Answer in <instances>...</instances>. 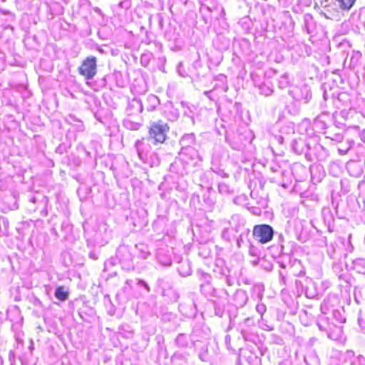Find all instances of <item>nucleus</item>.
Instances as JSON below:
<instances>
[{
  "label": "nucleus",
  "instance_id": "f257e3e1",
  "mask_svg": "<svg viewBox=\"0 0 365 365\" xmlns=\"http://www.w3.org/2000/svg\"><path fill=\"white\" fill-rule=\"evenodd\" d=\"M336 1L344 10H349L354 3V0H314L316 6L324 9L323 14L328 19H332L338 15Z\"/></svg>",
  "mask_w": 365,
  "mask_h": 365
},
{
  "label": "nucleus",
  "instance_id": "f03ea898",
  "mask_svg": "<svg viewBox=\"0 0 365 365\" xmlns=\"http://www.w3.org/2000/svg\"><path fill=\"white\" fill-rule=\"evenodd\" d=\"M170 131V126L163 120L152 122L148 128V139L155 145L163 144Z\"/></svg>",
  "mask_w": 365,
  "mask_h": 365
},
{
  "label": "nucleus",
  "instance_id": "7ed1b4c3",
  "mask_svg": "<svg viewBox=\"0 0 365 365\" xmlns=\"http://www.w3.org/2000/svg\"><path fill=\"white\" fill-rule=\"evenodd\" d=\"M78 73L87 80L93 78L97 73V58L90 56L86 57L78 68Z\"/></svg>",
  "mask_w": 365,
  "mask_h": 365
},
{
  "label": "nucleus",
  "instance_id": "20e7f679",
  "mask_svg": "<svg viewBox=\"0 0 365 365\" xmlns=\"http://www.w3.org/2000/svg\"><path fill=\"white\" fill-rule=\"evenodd\" d=\"M252 235L259 243L266 244L272 240L274 230L269 225H257L253 227Z\"/></svg>",
  "mask_w": 365,
  "mask_h": 365
},
{
  "label": "nucleus",
  "instance_id": "39448f33",
  "mask_svg": "<svg viewBox=\"0 0 365 365\" xmlns=\"http://www.w3.org/2000/svg\"><path fill=\"white\" fill-rule=\"evenodd\" d=\"M54 295L57 299L63 302L68 299L69 292L64 287L58 286L56 289Z\"/></svg>",
  "mask_w": 365,
  "mask_h": 365
}]
</instances>
